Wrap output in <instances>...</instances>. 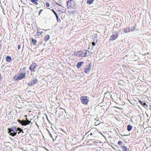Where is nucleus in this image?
Masks as SVG:
<instances>
[{
  "label": "nucleus",
  "mask_w": 151,
  "mask_h": 151,
  "mask_svg": "<svg viewBox=\"0 0 151 151\" xmlns=\"http://www.w3.org/2000/svg\"><path fill=\"white\" fill-rule=\"evenodd\" d=\"M31 2L34 3L35 5H37L38 4V1L39 0H31Z\"/></svg>",
  "instance_id": "17"
},
{
  "label": "nucleus",
  "mask_w": 151,
  "mask_h": 151,
  "mask_svg": "<svg viewBox=\"0 0 151 151\" xmlns=\"http://www.w3.org/2000/svg\"><path fill=\"white\" fill-rule=\"evenodd\" d=\"M42 10H40V13H39V15H40V13H41V12H42Z\"/></svg>",
  "instance_id": "33"
},
{
  "label": "nucleus",
  "mask_w": 151,
  "mask_h": 151,
  "mask_svg": "<svg viewBox=\"0 0 151 151\" xmlns=\"http://www.w3.org/2000/svg\"><path fill=\"white\" fill-rule=\"evenodd\" d=\"M26 75L25 73H20L18 74L16 80H21L24 78Z\"/></svg>",
  "instance_id": "7"
},
{
  "label": "nucleus",
  "mask_w": 151,
  "mask_h": 151,
  "mask_svg": "<svg viewBox=\"0 0 151 151\" xmlns=\"http://www.w3.org/2000/svg\"><path fill=\"white\" fill-rule=\"evenodd\" d=\"M122 150L123 151H129V149L126 147H124Z\"/></svg>",
  "instance_id": "20"
},
{
  "label": "nucleus",
  "mask_w": 151,
  "mask_h": 151,
  "mask_svg": "<svg viewBox=\"0 0 151 151\" xmlns=\"http://www.w3.org/2000/svg\"><path fill=\"white\" fill-rule=\"evenodd\" d=\"M9 130L8 132L9 134L10 135L12 136H14L17 134V131H19L20 132L18 133H19L20 132H22L23 133V130L21 129L20 128L18 127L17 128V129H15V131L14 129H11L9 128H8Z\"/></svg>",
  "instance_id": "1"
},
{
  "label": "nucleus",
  "mask_w": 151,
  "mask_h": 151,
  "mask_svg": "<svg viewBox=\"0 0 151 151\" xmlns=\"http://www.w3.org/2000/svg\"><path fill=\"white\" fill-rule=\"evenodd\" d=\"M83 63L84 62H79L77 63L76 67L78 68H79L81 67V65L83 64Z\"/></svg>",
  "instance_id": "12"
},
{
  "label": "nucleus",
  "mask_w": 151,
  "mask_h": 151,
  "mask_svg": "<svg viewBox=\"0 0 151 151\" xmlns=\"http://www.w3.org/2000/svg\"><path fill=\"white\" fill-rule=\"evenodd\" d=\"M92 46H95V42H92Z\"/></svg>",
  "instance_id": "30"
},
{
  "label": "nucleus",
  "mask_w": 151,
  "mask_h": 151,
  "mask_svg": "<svg viewBox=\"0 0 151 151\" xmlns=\"http://www.w3.org/2000/svg\"><path fill=\"white\" fill-rule=\"evenodd\" d=\"M122 144L123 142L120 141H119L118 143V144L119 145H121Z\"/></svg>",
  "instance_id": "27"
},
{
  "label": "nucleus",
  "mask_w": 151,
  "mask_h": 151,
  "mask_svg": "<svg viewBox=\"0 0 151 151\" xmlns=\"http://www.w3.org/2000/svg\"><path fill=\"white\" fill-rule=\"evenodd\" d=\"M20 47H21V46H20V45H18V49H20Z\"/></svg>",
  "instance_id": "31"
},
{
  "label": "nucleus",
  "mask_w": 151,
  "mask_h": 151,
  "mask_svg": "<svg viewBox=\"0 0 151 151\" xmlns=\"http://www.w3.org/2000/svg\"><path fill=\"white\" fill-rule=\"evenodd\" d=\"M136 28L135 27H132V29H131V31H134L136 30L135 29Z\"/></svg>",
  "instance_id": "25"
},
{
  "label": "nucleus",
  "mask_w": 151,
  "mask_h": 151,
  "mask_svg": "<svg viewBox=\"0 0 151 151\" xmlns=\"http://www.w3.org/2000/svg\"><path fill=\"white\" fill-rule=\"evenodd\" d=\"M43 33V32L42 31L37 32L36 36H40L41 34Z\"/></svg>",
  "instance_id": "21"
},
{
  "label": "nucleus",
  "mask_w": 151,
  "mask_h": 151,
  "mask_svg": "<svg viewBox=\"0 0 151 151\" xmlns=\"http://www.w3.org/2000/svg\"><path fill=\"white\" fill-rule=\"evenodd\" d=\"M118 37V33L117 32H113L112 35L110 36V40L113 41L116 39Z\"/></svg>",
  "instance_id": "3"
},
{
  "label": "nucleus",
  "mask_w": 151,
  "mask_h": 151,
  "mask_svg": "<svg viewBox=\"0 0 151 151\" xmlns=\"http://www.w3.org/2000/svg\"><path fill=\"white\" fill-rule=\"evenodd\" d=\"M132 129V126L130 125H129L127 126V129L128 131H130Z\"/></svg>",
  "instance_id": "19"
},
{
  "label": "nucleus",
  "mask_w": 151,
  "mask_h": 151,
  "mask_svg": "<svg viewBox=\"0 0 151 151\" xmlns=\"http://www.w3.org/2000/svg\"><path fill=\"white\" fill-rule=\"evenodd\" d=\"M52 11L54 13L55 16H57L58 15L57 13L54 10V9H52Z\"/></svg>",
  "instance_id": "26"
},
{
  "label": "nucleus",
  "mask_w": 151,
  "mask_h": 151,
  "mask_svg": "<svg viewBox=\"0 0 151 151\" xmlns=\"http://www.w3.org/2000/svg\"><path fill=\"white\" fill-rule=\"evenodd\" d=\"M124 32L125 33H127L130 32V29L129 28H124L123 29Z\"/></svg>",
  "instance_id": "13"
},
{
  "label": "nucleus",
  "mask_w": 151,
  "mask_h": 151,
  "mask_svg": "<svg viewBox=\"0 0 151 151\" xmlns=\"http://www.w3.org/2000/svg\"><path fill=\"white\" fill-rule=\"evenodd\" d=\"M75 55L77 56L83 57V52L81 51L76 52L75 53Z\"/></svg>",
  "instance_id": "9"
},
{
  "label": "nucleus",
  "mask_w": 151,
  "mask_h": 151,
  "mask_svg": "<svg viewBox=\"0 0 151 151\" xmlns=\"http://www.w3.org/2000/svg\"><path fill=\"white\" fill-rule=\"evenodd\" d=\"M100 134L103 136H104L103 135V134L101 133H100Z\"/></svg>",
  "instance_id": "34"
},
{
  "label": "nucleus",
  "mask_w": 151,
  "mask_h": 151,
  "mask_svg": "<svg viewBox=\"0 0 151 151\" xmlns=\"http://www.w3.org/2000/svg\"><path fill=\"white\" fill-rule=\"evenodd\" d=\"M50 37V35H47L45 38V40L46 41L49 40Z\"/></svg>",
  "instance_id": "15"
},
{
  "label": "nucleus",
  "mask_w": 151,
  "mask_h": 151,
  "mask_svg": "<svg viewBox=\"0 0 151 151\" xmlns=\"http://www.w3.org/2000/svg\"><path fill=\"white\" fill-rule=\"evenodd\" d=\"M6 60L8 62H10L12 61L11 58L9 56H7L6 58Z\"/></svg>",
  "instance_id": "18"
},
{
  "label": "nucleus",
  "mask_w": 151,
  "mask_h": 151,
  "mask_svg": "<svg viewBox=\"0 0 151 151\" xmlns=\"http://www.w3.org/2000/svg\"><path fill=\"white\" fill-rule=\"evenodd\" d=\"M91 63H90L85 68L84 71L86 73H88L89 72L90 70H91Z\"/></svg>",
  "instance_id": "6"
},
{
  "label": "nucleus",
  "mask_w": 151,
  "mask_h": 151,
  "mask_svg": "<svg viewBox=\"0 0 151 151\" xmlns=\"http://www.w3.org/2000/svg\"><path fill=\"white\" fill-rule=\"evenodd\" d=\"M37 65V64L36 63H32L29 67V69L31 71H33L34 69L36 68Z\"/></svg>",
  "instance_id": "10"
},
{
  "label": "nucleus",
  "mask_w": 151,
  "mask_h": 151,
  "mask_svg": "<svg viewBox=\"0 0 151 151\" xmlns=\"http://www.w3.org/2000/svg\"><path fill=\"white\" fill-rule=\"evenodd\" d=\"M37 82L38 81L37 79H33L31 82L29 83L28 85L29 86H31L33 85H34L35 84L37 83Z\"/></svg>",
  "instance_id": "8"
},
{
  "label": "nucleus",
  "mask_w": 151,
  "mask_h": 151,
  "mask_svg": "<svg viewBox=\"0 0 151 151\" xmlns=\"http://www.w3.org/2000/svg\"><path fill=\"white\" fill-rule=\"evenodd\" d=\"M75 4V2L73 1L69 0L67 2V5L68 7L71 8L73 7Z\"/></svg>",
  "instance_id": "5"
},
{
  "label": "nucleus",
  "mask_w": 151,
  "mask_h": 151,
  "mask_svg": "<svg viewBox=\"0 0 151 151\" xmlns=\"http://www.w3.org/2000/svg\"><path fill=\"white\" fill-rule=\"evenodd\" d=\"M46 6L47 8H49L50 7V6L49 3L48 2H46Z\"/></svg>",
  "instance_id": "24"
},
{
  "label": "nucleus",
  "mask_w": 151,
  "mask_h": 151,
  "mask_svg": "<svg viewBox=\"0 0 151 151\" xmlns=\"http://www.w3.org/2000/svg\"><path fill=\"white\" fill-rule=\"evenodd\" d=\"M81 100L82 103L84 104H87L89 101V99L86 96H83L81 98Z\"/></svg>",
  "instance_id": "4"
},
{
  "label": "nucleus",
  "mask_w": 151,
  "mask_h": 151,
  "mask_svg": "<svg viewBox=\"0 0 151 151\" xmlns=\"http://www.w3.org/2000/svg\"><path fill=\"white\" fill-rule=\"evenodd\" d=\"M68 13L69 14H75L77 13L76 11L75 10L69 11Z\"/></svg>",
  "instance_id": "16"
},
{
  "label": "nucleus",
  "mask_w": 151,
  "mask_h": 151,
  "mask_svg": "<svg viewBox=\"0 0 151 151\" xmlns=\"http://www.w3.org/2000/svg\"><path fill=\"white\" fill-rule=\"evenodd\" d=\"M56 18L57 20V21L58 22H60V19L59 18L58 16L57 15L56 16Z\"/></svg>",
  "instance_id": "23"
},
{
  "label": "nucleus",
  "mask_w": 151,
  "mask_h": 151,
  "mask_svg": "<svg viewBox=\"0 0 151 151\" xmlns=\"http://www.w3.org/2000/svg\"><path fill=\"white\" fill-rule=\"evenodd\" d=\"M49 134L50 136V137H51L53 139V140H54V139L53 138V137H52V134L50 132H49Z\"/></svg>",
  "instance_id": "29"
},
{
  "label": "nucleus",
  "mask_w": 151,
  "mask_h": 151,
  "mask_svg": "<svg viewBox=\"0 0 151 151\" xmlns=\"http://www.w3.org/2000/svg\"><path fill=\"white\" fill-rule=\"evenodd\" d=\"M94 0H88L87 1V3L89 4H91L93 2Z\"/></svg>",
  "instance_id": "22"
},
{
  "label": "nucleus",
  "mask_w": 151,
  "mask_h": 151,
  "mask_svg": "<svg viewBox=\"0 0 151 151\" xmlns=\"http://www.w3.org/2000/svg\"><path fill=\"white\" fill-rule=\"evenodd\" d=\"M139 102L140 104L142 105L143 106H147V105L145 103L144 101H142L141 100L139 101Z\"/></svg>",
  "instance_id": "14"
},
{
  "label": "nucleus",
  "mask_w": 151,
  "mask_h": 151,
  "mask_svg": "<svg viewBox=\"0 0 151 151\" xmlns=\"http://www.w3.org/2000/svg\"><path fill=\"white\" fill-rule=\"evenodd\" d=\"M37 32H39L40 31V29H37Z\"/></svg>",
  "instance_id": "32"
},
{
  "label": "nucleus",
  "mask_w": 151,
  "mask_h": 151,
  "mask_svg": "<svg viewBox=\"0 0 151 151\" xmlns=\"http://www.w3.org/2000/svg\"><path fill=\"white\" fill-rule=\"evenodd\" d=\"M36 42H37V41L36 40H34V39H33L32 40V42L33 43H34V45H35V44L36 43Z\"/></svg>",
  "instance_id": "28"
},
{
  "label": "nucleus",
  "mask_w": 151,
  "mask_h": 151,
  "mask_svg": "<svg viewBox=\"0 0 151 151\" xmlns=\"http://www.w3.org/2000/svg\"><path fill=\"white\" fill-rule=\"evenodd\" d=\"M27 121L25 120H22V121L18 119L17 121L21 124L23 126H26L28 124H29L31 122V121L28 120L27 118L26 119Z\"/></svg>",
  "instance_id": "2"
},
{
  "label": "nucleus",
  "mask_w": 151,
  "mask_h": 151,
  "mask_svg": "<svg viewBox=\"0 0 151 151\" xmlns=\"http://www.w3.org/2000/svg\"><path fill=\"white\" fill-rule=\"evenodd\" d=\"M91 52L88 51V50H86L84 54L83 53V57H85L86 56H88L90 54V53Z\"/></svg>",
  "instance_id": "11"
}]
</instances>
